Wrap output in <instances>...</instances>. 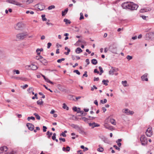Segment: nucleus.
Here are the masks:
<instances>
[{"instance_id": "obj_35", "label": "nucleus", "mask_w": 154, "mask_h": 154, "mask_svg": "<svg viewBox=\"0 0 154 154\" xmlns=\"http://www.w3.org/2000/svg\"><path fill=\"white\" fill-rule=\"evenodd\" d=\"M30 119H32L34 121L35 119V117L33 116L29 117L27 118V120L28 121H29Z\"/></svg>"}, {"instance_id": "obj_44", "label": "nucleus", "mask_w": 154, "mask_h": 154, "mask_svg": "<svg viewBox=\"0 0 154 154\" xmlns=\"http://www.w3.org/2000/svg\"><path fill=\"white\" fill-rule=\"evenodd\" d=\"M73 72L76 73L77 74L80 75V72L78 70H75L73 71Z\"/></svg>"}, {"instance_id": "obj_1", "label": "nucleus", "mask_w": 154, "mask_h": 154, "mask_svg": "<svg viewBox=\"0 0 154 154\" xmlns=\"http://www.w3.org/2000/svg\"><path fill=\"white\" fill-rule=\"evenodd\" d=\"M122 6L123 9L131 10H137L138 7L137 5L135 4L132 2H124L122 4Z\"/></svg>"}, {"instance_id": "obj_61", "label": "nucleus", "mask_w": 154, "mask_h": 154, "mask_svg": "<svg viewBox=\"0 0 154 154\" xmlns=\"http://www.w3.org/2000/svg\"><path fill=\"white\" fill-rule=\"evenodd\" d=\"M12 78L15 79L17 80H20V79H21L20 77H16L15 76H13L12 77Z\"/></svg>"}, {"instance_id": "obj_34", "label": "nucleus", "mask_w": 154, "mask_h": 154, "mask_svg": "<svg viewBox=\"0 0 154 154\" xmlns=\"http://www.w3.org/2000/svg\"><path fill=\"white\" fill-rule=\"evenodd\" d=\"M73 110L75 112H77V113H79V111H78L77 108L76 106H74L72 108Z\"/></svg>"}, {"instance_id": "obj_43", "label": "nucleus", "mask_w": 154, "mask_h": 154, "mask_svg": "<svg viewBox=\"0 0 154 154\" xmlns=\"http://www.w3.org/2000/svg\"><path fill=\"white\" fill-rule=\"evenodd\" d=\"M127 82L126 81H122V84L124 86L126 87L127 86V85H126V84L127 83Z\"/></svg>"}, {"instance_id": "obj_9", "label": "nucleus", "mask_w": 154, "mask_h": 154, "mask_svg": "<svg viewBox=\"0 0 154 154\" xmlns=\"http://www.w3.org/2000/svg\"><path fill=\"white\" fill-rule=\"evenodd\" d=\"M26 126L28 128V129L31 131H33L34 128V126L31 123H28L26 124Z\"/></svg>"}, {"instance_id": "obj_38", "label": "nucleus", "mask_w": 154, "mask_h": 154, "mask_svg": "<svg viewBox=\"0 0 154 154\" xmlns=\"http://www.w3.org/2000/svg\"><path fill=\"white\" fill-rule=\"evenodd\" d=\"M104 149L102 147H100L97 149V150L100 152H102L103 151Z\"/></svg>"}, {"instance_id": "obj_12", "label": "nucleus", "mask_w": 154, "mask_h": 154, "mask_svg": "<svg viewBox=\"0 0 154 154\" xmlns=\"http://www.w3.org/2000/svg\"><path fill=\"white\" fill-rule=\"evenodd\" d=\"M79 133L81 134H85V133L82 128L79 127L77 129Z\"/></svg>"}, {"instance_id": "obj_47", "label": "nucleus", "mask_w": 154, "mask_h": 154, "mask_svg": "<svg viewBox=\"0 0 154 154\" xmlns=\"http://www.w3.org/2000/svg\"><path fill=\"white\" fill-rule=\"evenodd\" d=\"M47 129V127L45 126H43V130L44 132H45L46 131V129Z\"/></svg>"}, {"instance_id": "obj_31", "label": "nucleus", "mask_w": 154, "mask_h": 154, "mask_svg": "<svg viewBox=\"0 0 154 154\" xmlns=\"http://www.w3.org/2000/svg\"><path fill=\"white\" fill-rule=\"evenodd\" d=\"M45 14H42L41 15V17H42V20L43 21H46L47 20V19L45 17Z\"/></svg>"}, {"instance_id": "obj_17", "label": "nucleus", "mask_w": 154, "mask_h": 154, "mask_svg": "<svg viewBox=\"0 0 154 154\" xmlns=\"http://www.w3.org/2000/svg\"><path fill=\"white\" fill-rule=\"evenodd\" d=\"M65 49L66 50H67V52H65L64 54H66V55H68L69 52L70 51V50L69 48L67 47H66L65 48Z\"/></svg>"}, {"instance_id": "obj_30", "label": "nucleus", "mask_w": 154, "mask_h": 154, "mask_svg": "<svg viewBox=\"0 0 154 154\" xmlns=\"http://www.w3.org/2000/svg\"><path fill=\"white\" fill-rule=\"evenodd\" d=\"M45 81H46L47 82H48V83H49L50 84H52V85H53L54 84V83L53 82L51 81H50L48 78H46V79H45Z\"/></svg>"}, {"instance_id": "obj_3", "label": "nucleus", "mask_w": 154, "mask_h": 154, "mask_svg": "<svg viewBox=\"0 0 154 154\" xmlns=\"http://www.w3.org/2000/svg\"><path fill=\"white\" fill-rule=\"evenodd\" d=\"M8 2L9 3L13 4L14 5H15L17 6H18L20 7H23V5L20 3V2H18L17 1H8Z\"/></svg>"}, {"instance_id": "obj_64", "label": "nucleus", "mask_w": 154, "mask_h": 154, "mask_svg": "<svg viewBox=\"0 0 154 154\" xmlns=\"http://www.w3.org/2000/svg\"><path fill=\"white\" fill-rule=\"evenodd\" d=\"M94 103L97 106L98 105V101L97 100H95L94 101Z\"/></svg>"}, {"instance_id": "obj_15", "label": "nucleus", "mask_w": 154, "mask_h": 154, "mask_svg": "<svg viewBox=\"0 0 154 154\" xmlns=\"http://www.w3.org/2000/svg\"><path fill=\"white\" fill-rule=\"evenodd\" d=\"M82 51V50L80 48H77L75 50V52L77 54H79Z\"/></svg>"}, {"instance_id": "obj_29", "label": "nucleus", "mask_w": 154, "mask_h": 154, "mask_svg": "<svg viewBox=\"0 0 154 154\" xmlns=\"http://www.w3.org/2000/svg\"><path fill=\"white\" fill-rule=\"evenodd\" d=\"M63 108L64 109H66V110H68L69 109V108L67 106V105L65 103H63Z\"/></svg>"}, {"instance_id": "obj_16", "label": "nucleus", "mask_w": 154, "mask_h": 154, "mask_svg": "<svg viewBox=\"0 0 154 154\" xmlns=\"http://www.w3.org/2000/svg\"><path fill=\"white\" fill-rule=\"evenodd\" d=\"M68 10V8H66L64 11H63L62 12V16H64L67 13V12Z\"/></svg>"}, {"instance_id": "obj_23", "label": "nucleus", "mask_w": 154, "mask_h": 154, "mask_svg": "<svg viewBox=\"0 0 154 154\" xmlns=\"http://www.w3.org/2000/svg\"><path fill=\"white\" fill-rule=\"evenodd\" d=\"M70 125L73 128L76 129H78V127H79V126H78V125H75L74 124H71Z\"/></svg>"}, {"instance_id": "obj_52", "label": "nucleus", "mask_w": 154, "mask_h": 154, "mask_svg": "<svg viewBox=\"0 0 154 154\" xmlns=\"http://www.w3.org/2000/svg\"><path fill=\"white\" fill-rule=\"evenodd\" d=\"M28 87V85L26 84L24 86H21V87L23 89H25Z\"/></svg>"}, {"instance_id": "obj_26", "label": "nucleus", "mask_w": 154, "mask_h": 154, "mask_svg": "<svg viewBox=\"0 0 154 154\" xmlns=\"http://www.w3.org/2000/svg\"><path fill=\"white\" fill-rule=\"evenodd\" d=\"M53 133L52 132H50L49 131H48L46 133V135H48V138H50L52 134Z\"/></svg>"}, {"instance_id": "obj_55", "label": "nucleus", "mask_w": 154, "mask_h": 154, "mask_svg": "<svg viewBox=\"0 0 154 154\" xmlns=\"http://www.w3.org/2000/svg\"><path fill=\"white\" fill-rule=\"evenodd\" d=\"M113 147H114L116 149L118 150L119 151L120 150V148L118 147L117 146H116V145H114L113 146Z\"/></svg>"}, {"instance_id": "obj_13", "label": "nucleus", "mask_w": 154, "mask_h": 154, "mask_svg": "<svg viewBox=\"0 0 154 154\" xmlns=\"http://www.w3.org/2000/svg\"><path fill=\"white\" fill-rule=\"evenodd\" d=\"M30 68L32 70H35L38 68L37 66L35 65L32 64L29 66Z\"/></svg>"}, {"instance_id": "obj_42", "label": "nucleus", "mask_w": 154, "mask_h": 154, "mask_svg": "<svg viewBox=\"0 0 154 154\" xmlns=\"http://www.w3.org/2000/svg\"><path fill=\"white\" fill-rule=\"evenodd\" d=\"M140 13H143L147 11V10L145 9H141L140 11Z\"/></svg>"}, {"instance_id": "obj_56", "label": "nucleus", "mask_w": 154, "mask_h": 154, "mask_svg": "<svg viewBox=\"0 0 154 154\" xmlns=\"http://www.w3.org/2000/svg\"><path fill=\"white\" fill-rule=\"evenodd\" d=\"M66 151H67V152H69V151L70 150V147L69 146H67L66 148Z\"/></svg>"}, {"instance_id": "obj_10", "label": "nucleus", "mask_w": 154, "mask_h": 154, "mask_svg": "<svg viewBox=\"0 0 154 154\" xmlns=\"http://www.w3.org/2000/svg\"><path fill=\"white\" fill-rule=\"evenodd\" d=\"M148 75V74L147 73H146L142 75L141 77L142 80L143 81H148V79L147 78Z\"/></svg>"}, {"instance_id": "obj_46", "label": "nucleus", "mask_w": 154, "mask_h": 154, "mask_svg": "<svg viewBox=\"0 0 154 154\" xmlns=\"http://www.w3.org/2000/svg\"><path fill=\"white\" fill-rule=\"evenodd\" d=\"M43 86L47 90L50 91L51 92H53V91L49 88H48V87L45 85H43Z\"/></svg>"}, {"instance_id": "obj_11", "label": "nucleus", "mask_w": 154, "mask_h": 154, "mask_svg": "<svg viewBox=\"0 0 154 154\" xmlns=\"http://www.w3.org/2000/svg\"><path fill=\"white\" fill-rule=\"evenodd\" d=\"M22 28V24L21 23H18L17 24L16 26L15 27L16 29L17 30H20Z\"/></svg>"}, {"instance_id": "obj_49", "label": "nucleus", "mask_w": 154, "mask_h": 154, "mask_svg": "<svg viewBox=\"0 0 154 154\" xmlns=\"http://www.w3.org/2000/svg\"><path fill=\"white\" fill-rule=\"evenodd\" d=\"M87 72L86 71H85L84 72V73L83 74V76L82 77H83L84 76H85L86 77H87L88 76V75L87 74Z\"/></svg>"}, {"instance_id": "obj_50", "label": "nucleus", "mask_w": 154, "mask_h": 154, "mask_svg": "<svg viewBox=\"0 0 154 154\" xmlns=\"http://www.w3.org/2000/svg\"><path fill=\"white\" fill-rule=\"evenodd\" d=\"M96 124V123L95 122H94L93 123H89V126H92V127H93V126H94V125Z\"/></svg>"}, {"instance_id": "obj_18", "label": "nucleus", "mask_w": 154, "mask_h": 154, "mask_svg": "<svg viewBox=\"0 0 154 154\" xmlns=\"http://www.w3.org/2000/svg\"><path fill=\"white\" fill-rule=\"evenodd\" d=\"M45 8V6L44 5H42L41 4H39L38 5V8L40 11H42Z\"/></svg>"}, {"instance_id": "obj_51", "label": "nucleus", "mask_w": 154, "mask_h": 154, "mask_svg": "<svg viewBox=\"0 0 154 154\" xmlns=\"http://www.w3.org/2000/svg\"><path fill=\"white\" fill-rule=\"evenodd\" d=\"M126 58L128 60H130L132 58V57L130 55H128Z\"/></svg>"}, {"instance_id": "obj_24", "label": "nucleus", "mask_w": 154, "mask_h": 154, "mask_svg": "<svg viewBox=\"0 0 154 154\" xmlns=\"http://www.w3.org/2000/svg\"><path fill=\"white\" fill-rule=\"evenodd\" d=\"M102 83H103V85H105L106 86L108 85L107 83L109 82V81L108 80H103L102 82Z\"/></svg>"}, {"instance_id": "obj_59", "label": "nucleus", "mask_w": 154, "mask_h": 154, "mask_svg": "<svg viewBox=\"0 0 154 154\" xmlns=\"http://www.w3.org/2000/svg\"><path fill=\"white\" fill-rule=\"evenodd\" d=\"M100 126V125L98 124H97L96 123V124L94 125V126H93V127H92V128H94L95 127H98Z\"/></svg>"}, {"instance_id": "obj_39", "label": "nucleus", "mask_w": 154, "mask_h": 154, "mask_svg": "<svg viewBox=\"0 0 154 154\" xmlns=\"http://www.w3.org/2000/svg\"><path fill=\"white\" fill-rule=\"evenodd\" d=\"M37 103L38 105H42L43 103V101L42 100L41 101H40L39 100H38L37 102Z\"/></svg>"}, {"instance_id": "obj_27", "label": "nucleus", "mask_w": 154, "mask_h": 154, "mask_svg": "<svg viewBox=\"0 0 154 154\" xmlns=\"http://www.w3.org/2000/svg\"><path fill=\"white\" fill-rule=\"evenodd\" d=\"M33 115L34 116H35L36 119H37L38 120H39L40 119L41 117H40V116H39L38 114H37L36 113H34Z\"/></svg>"}, {"instance_id": "obj_53", "label": "nucleus", "mask_w": 154, "mask_h": 154, "mask_svg": "<svg viewBox=\"0 0 154 154\" xmlns=\"http://www.w3.org/2000/svg\"><path fill=\"white\" fill-rule=\"evenodd\" d=\"M37 93H36L35 94V96L34 97H32V99H34L35 98H36V99H38V97H37Z\"/></svg>"}, {"instance_id": "obj_2", "label": "nucleus", "mask_w": 154, "mask_h": 154, "mask_svg": "<svg viewBox=\"0 0 154 154\" xmlns=\"http://www.w3.org/2000/svg\"><path fill=\"white\" fill-rule=\"evenodd\" d=\"M140 140L141 144L143 146H145L147 144V140L144 135H142L140 138Z\"/></svg>"}, {"instance_id": "obj_41", "label": "nucleus", "mask_w": 154, "mask_h": 154, "mask_svg": "<svg viewBox=\"0 0 154 154\" xmlns=\"http://www.w3.org/2000/svg\"><path fill=\"white\" fill-rule=\"evenodd\" d=\"M82 119L85 122H88L89 119L86 118L85 117L82 118Z\"/></svg>"}, {"instance_id": "obj_14", "label": "nucleus", "mask_w": 154, "mask_h": 154, "mask_svg": "<svg viewBox=\"0 0 154 154\" xmlns=\"http://www.w3.org/2000/svg\"><path fill=\"white\" fill-rule=\"evenodd\" d=\"M104 126L106 128L108 129L111 130H113V128L112 126H109L108 125H104Z\"/></svg>"}, {"instance_id": "obj_45", "label": "nucleus", "mask_w": 154, "mask_h": 154, "mask_svg": "<svg viewBox=\"0 0 154 154\" xmlns=\"http://www.w3.org/2000/svg\"><path fill=\"white\" fill-rule=\"evenodd\" d=\"M56 134L54 133L53 134V136L52 137V138L53 140H55L56 139Z\"/></svg>"}, {"instance_id": "obj_21", "label": "nucleus", "mask_w": 154, "mask_h": 154, "mask_svg": "<svg viewBox=\"0 0 154 154\" xmlns=\"http://www.w3.org/2000/svg\"><path fill=\"white\" fill-rule=\"evenodd\" d=\"M5 148H7V146H4L0 148V154L5 151Z\"/></svg>"}, {"instance_id": "obj_28", "label": "nucleus", "mask_w": 154, "mask_h": 154, "mask_svg": "<svg viewBox=\"0 0 154 154\" xmlns=\"http://www.w3.org/2000/svg\"><path fill=\"white\" fill-rule=\"evenodd\" d=\"M79 113H81L82 116H85L87 115V113L83 111L79 110Z\"/></svg>"}, {"instance_id": "obj_8", "label": "nucleus", "mask_w": 154, "mask_h": 154, "mask_svg": "<svg viewBox=\"0 0 154 154\" xmlns=\"http://www.w3.org/2000/svg\"><path fill=\"white\" fill-rule=\"evenodd\" d=\"M111 68L112 69L110 70L109 71V74L110 75H113L114 72H117L119 70V69L118 68H114L112 67Z\"/></svg>"}, {"instance_id": "obj_58", "label": "nucleus", "mask_w": 154, "mask_h": 154, "mask_svg": "<svg viewBox=\"0 0 154 154\" xmlns=\"http://www.w3.org/2000/svg\"><path fill=\"white\" fill-rule=\"evenodd\" d=\"M59 140H61L63 142H64L66 141L65 139L64 138H62V137H60L59 138Z\"/></svg>"}, {"instance_id": "obj_54", "label": "nucleus", "mask_w": 154, "mask_h": 154, "mask_svg": "<svg viewBox=\"0 0 154 154\" xmlns=\"http://www.w3.org/2000/svg\"><path fill=\"white\" fill-rule=\"evenodd\" d=\"M14 72H15L16 74H20V71L18 70H13Z\"/></svg>"}, {"instance_id": "obj_6", "label": "nucleus", "mask_w": 154, "mask_h": 154, "mask_svg": "<svg viewBox=\"0 0 154 154\" xmlns=\"http://www.w3.org/2000/svg\"><path fill=\"white\" fill-rule=\"evenodd\" d=\"M122 111L123 112L125 113L127 115H132L134 113L133 111H131L128 109H123L122 110Z\"/></svg>"}, {"instance_id": "obj_25", "label": "nucleus", "mask_w": 154, "mask_h": 154, "mask_svg": "<svg viewBox=\"0 0 154 154\" xmlns=\"http://www.w3.org/2000/svg\"><path fill=\"white\" fill-rule=\"evenodd\" d=\"M40 61L44 65H46L47 63V61L44 59H43L40 60Z\"/></svg>"}, {"instance_id": "obj_32", "label": "nucleus", "mask_w": 154, "mask_h": 154, "mask_svg": "<svg viewBox=\"0 0 154 154\" xmlns=\"http://www.w3.org/2000/svg\"><path fill=\"white\" fill-rule=\"evenodd\" d=\"M99 70H100V73H99V75H101L102 74V73H103V69L102 68V67L100 66L99 67Z\"/></svg>"}, {"instance_id": "obj_5", "label": "nucleus", "mask_w": 154, "mask_h": 154, "mask_svg": "<svg viewBox=\"0 0 154 154\" xmlns=\"http://www.w3.org/2000/svg\"><path fill=\"white\" fill-rule=\"evenodd\" d=\"M152 128H149L146 130V134L147 137H150L152 134Z\"/></svg>"}, {"instance_id": "obj_22", "label": "nucleus", "mask_w": 154, "mask_h": 154, "mask_svg": "<svg viewBox=\"0 0 154 154\" xmlns=\"http://www.w3.org/2000/svg\"><path fill=\"white\" fill-rule=\"evenodd\" d=\"M63 21L65 22V23L66 25L70 24L71 23L70 21L67 19H64L63 20Z\"/></svg>"}, {"instance_id": "obj_48", "label": "nucleus", "mask_w": 154, "mask_h": 154, "mask_svg": "<svg viewBox=\"0 0 154 154\" xmlns=\"http://www.w3.org/2000/svg\"><path fill=\"white\" fill-rule=\"evenodd\" d=\"M60 136H62L63 137H65L66 136V134H64V133H63V132L62 133L60 134Z\"/></svg>"}, {"instance_id": "obj_63", "label": "nucleus", "mask_w": 154, "mask_h": 154, "mask_svg": "<svg viewBox=\"0 0 154 154\" xmlns=\"http://www.w3.org/2000/svg\"><path fill=\"white\" fill-rule=\"evenodd\" d=\"M16 153V152H14V151H12L10 152H8L7 154H15Z\"/></svg>"}, {"instance_id": "obj_60", "label": "nucleus", "mask_w": 154, "mask_h": 154, "mask_svg": "<svg viewBox=\"0 0 154 154\" xmlns=\"http://www.w3.org/2000/svg\"><path fill=\"white\" fill-rule=\"evenodd\" d=\"M94 73H97V74L99 73V72L98 71L97 69H95L94 71Z\"/></svg>"}, {"instance_id": "obj_33", "label": "nucleus", "mask_w": 154, "mask_h": 154, "mask_svg": "<svg viewBox=\"0 0 154 154\" xmlns=\"http://www.w3.org/2000/svg\"><path fill=\"white\" fill-rule=\"evenodd\" d=\"M55 8V6L54 5H51L49 6L48 8V9L49 10H51L53 8Z\"/></svg>"}, {"instance_id": "obj_7", "label": "nucleus", "mask_w": 154, "mask_h": 154, "mask_svg": "<svg viewBox=\"0 0 154 154\" xmlns=\"http://www.w3.org/2000/svg\"><path fill=\"white\" fill-rule=\"evenodd\" d=\"M109 51L112 53L117 54V47L116 46H110L109 48Z\"/></svg>"}, {"instance_id": "obj_62", "label": "nucleus", "mask_w": 154, "mask_h": 154, "mask_svg": "<svg viewBox=\"0 0 154 154\" xmlns=\"http://www.w3.org/2000/svg\"><path fill=\"white\" fill-rule=\"evenodd\" d=\"M79 42H83V41L80 39H79L76 42V44L78 45Z\"/></svg>"}, {"instance_id": "obj_37", "label": "nucleus", "mask_w": 154, "mask_h": 154, "mask_svg": "<svg viewBox=\"0 0 154 154\" xmlns=\"http://www.w3.org/2000/svg\"><path fill=\"white\" fill-rule=\"evenodd\" d=\"M80 16L79 18L80 20H81L82 19H84V17L83 16V14L82 13H80Z\"/></svg>"}, {"instance_id": "obj_4", "label": "nucleus", "mask_w": 154, "mask_h": 154, "mask_svg": "<svg viewBox=\"0 0 154 154\" xmlns=\"http://www.w3.org/2000/svg\"><path fill=\"white\" fill-rule=\"evenodd\" d=\"M26 35V34L25 33H19L17 35V38L18 39H23L25 38Z\"/></svg>"}, {"instance_id": "obj_20", "label": "nucleus", "mask_w": 154, "mask_h": 154, "mask_svg": "<svg viewBox=\"0 0 154 154\" xmlns=\"http://www.w3.org/2000/svg\"><path fill=\"white\" fill-rule=\"evenodd\" d=\"M111 123L114 125H116V123L115 120L113 119H111L110 120Z\"/></svg>"}, {"instance_id": "obj_57", "label": "nucleus", "mask_w": 154, "mask_h": 154, "mask_svg": "<svg viewBox=\"0 0 154 154\" xmlns=\"http://www.w3.org/2000/svg\"><path fill=\"white\" fill-rule=\"evenodd\" d=\"M51 45V43L49 42L47 44V48H49Z\"/></svg>"}, {"instance_id": "obj_19", "label": "nucleus", "mask_w": 154, "mask_h": 154, "mask_svg": "<svg viewBox=\"0 0 154 154\" xmlns=\"http://www.w3.org/2000/svg\"><path fill=\"white\" fill-rule=\"evenodd\" d=\"M91 62L92 64L95 65L97 63V61L96 59H93L91 60Z\"/></svg>"}, {"instance_id": "obj_40", "label": "nucleus", "mask_w": 154, "mask_h": 154, "mask_svg": "<svg viewBox=\"0 0 154 154\" xmlns=\"http://www.w3.org/2000/svg\"><path fill=\"white\" fill-rule=\"evenodd\" d=\"M65 60L64 58H62L61 59H58L57 60V62L58 63H61L62 61H63Z\"/></svg>"}, {"instance_id": "obj_36", "label": "nucleus", "mask_w": 154, "mask_h": 154, "mask_svg": "<svg viewBox=\"0 0 154 154\" xmlns=\"http://www.w3.org/2000/svg\"><path fill=\"white\" fill-rule=\"evenodd\" d=\"M140 17H141L143 20H147L148 19V17L145 16H141Z\"/></svg>"}]
</instances>
